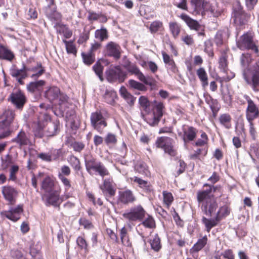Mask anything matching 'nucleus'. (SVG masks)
I'll return each mask as SVG.
<instances>
[{
  "label": "nucleus",
  "instance_id": "obj_1",
  "mask_svg": "<svg viewBox=\"0 0 259 259\" xmlns=\"http://www.w3.org/2000/svg\"><path fill=\"white\" fill-rule=\"evenodd\" d=\"M196 199L204 214L212 217L215 214L213 218L208 219L205 217H203L202 218V223L208 233H209L212 228L217 226L222 220L229 216L231 213L230 203H226L219 207L217 200L214 197H209L197 193Z\"/></svg>",
  "mask_w": 259,
  "mask_h": 259
},
{
  "label": "nucleus",
  "instance_id": "obj_2",
  "mask_svg": "<svg viewBox=\"0 0 259 259\" xmlns=\"http://www.w3.org/2000/svg\"><path fill=\"white\" fill-rule=\"evenodd\" d=\"M237 47L241 51H251L255 57H259L258 41L254 39L253 33L248 31L240 36L236 41Z\"/></svg>",
  "mask_w": 259,
  "mask_h": 259
},
{
  "label": "nucleus",
  "instance_id": "obj_3",
  "mask_svg": "<svg viewBox=\"0 0 259 259\" xmlns=\"http://www.w3.org/2000/svg\"><path fill=\"white\" fill-rule=\"evenodd\" d=\"M85 166L87 171L90 174H95L102 178L109 176L110 174L102 162L92 156H88L85 159Z\"/></svg>",
  "mask_w": 259,
  "mask_h": 259
},
{
  "label": "nucleus",
  "instance_id": "obj_4",
  "mask_svg": "<svg viewBox=\"0 0 259 259\" xmlns=\"http://www.w3.org/2000/svg\"><path fill=\"white\" fill-rule=\"evenodd\" d=\"M232 17L237 28L241 30L245 28V25L250 19V15L243 10V6L238 2L233 8Z\"/></svg>",
  "mask_w": 259,
  "mask_h": 259
},
{
  "label": "nucleus",
  "instance_id": "obj_5",
  "mask_svg": "<svg viewBox=\"0 0 259 259\" xmlns=\"http://www.w3.org/2000/svg\"><path fill=\"white\" fill-rule=\"evenodd\" d=\"M243 77L246 82L254 92L259 91V61H257L251 68L244 70Z\"/></svg>",
  "mask_w": 259,
  "mask_h": 259
},
{
  "label": "nucleus",
  "instance_id": "obj_6",
  "mask_svg": "<svg viewBox=\"0 0 259 259\" xmlns=\"http://www.w3.org/2000/svg\"><path fill=\"white\" fill-rule=\"evenodd\" d=\"M147 212L144 207L138 204L132 207L128 211L122 214L123 218L130 223L141 222L146 218Z\"/></svg>",
  "mask_w": 259,
  "mask_h": 259
},
{
  "label": "nucleus",
  "instance_id": "obj_7",
  "mask_svg": "<svg viewBox=\"0 0 259 259\" xmlns=\"http://www.w3.org/2000/svg\"><path fill=\"white\" fill-rule=\"evenodd\" d=\"M123 66L129 73L136 75L138 79L145 84L150 86L154 85V81L153 78L149 76H145L136 64L127 61L123 64Z\"/></svg>",
  "mask_w": 259,
  "mask_h": 259
},
{
  "label": "nucleus",
  "instance_id": "obj_8",
  "mask_svg": "<svg viewBox=\"0 0 259 259\" xmlns=\"http://www.w3.org/2000/svg\"><path fill=\"white\" fill-rule=\"evenodd\" d=\"M90 121L92 127L100 134H102L107 126L106 119L101 110H97L91 114Z\"/></svg>",
  "mask_w": 259,
  "mask_h": 259
},
{
  "label": "nucleus",
  "instance_id": "obj_9",
  "mask_svg": "<svg viewBox=\"0 0 259 259\" xmlns=\"http://www.w3.org/2000/svg\"><path fill=\"white\" fill-rule=\"evenodd\" d=\"M174 141L172 138L165 136L158 137L155 142L157 148L163 149L165 153L171 156H175L177 155V151L174 148Z\"/></svg>",
  "mask_w": 259,
  "mask_h": 259
},
{
  "label": "nucleus",
  "instance_id": "obj_10",
  "mask_svg": "<svg viewBox=\"0 0 259 259\" xmlns=\"http://www.w3.org/2000/svg\"><path fill=\"white\" fill-rule=\"evenodd\" d=\"M243 97L247 103L245 112L246 119L248 122H253L259 118V108L248 95H244Z\"/></svg>",
  "mask_w": 259,
  "mask_h": 259
},
{
  "label": "nucleus",
  "instance_id": "obj_11",
  "mask_svg": "<svg viewBox=\"0 0 259 259\" xmlns=\"http://www.w3.org/2000/svg\"><path fill=\"white\" fill-rule=\"evenodd\" d=\"M71 174L70 168L66 165L62 166L60 168V171L58 172V177L64 186L65 191V196L66 198H69L71 195L68 193V191L72 188L71 181L67 178Z\"/></svg>",
  "mask_w": 259,
  "mask_h": 259
},
{
  "label": "nucleus",
  "instance_id": "obj_12",
  "mask_svg": "<svg viewBox=\"0 0 259 259\" xmlns=\"http://www.w3.org/2000/svg\"><path fill=\"white\" fill-rule=\"evenodd\" d=\"M15 116L14 112L11 110H6L2 117L3 120L0 121V129L5 128L4 133L0 136V138H6L11 134L9 126L13 121Z\"/></svg>",
  "mask_w": 259,
  "mask_h": 259
},
{
  "label": "nucleus",
  "instance_id": "obj_13",
  "mask_svg": "<svg viewBox=\"0 0 259 259\" xmlns=\"http://www.w3.org/2000/svg\"><path fill=\"white\" fill-rule=\"evenodd\" d=\"M179 18L186 23L191 30L197 31L198 36L203 37L205 36L204 27L200 25L197 20L192 19L185 13L181 14L180 16H179Z\"/></svg>",
  "mask_w": 259,
  "mask_h": 259
},
{
  "label": "nucleus",
  "instance_id": "obj_14",
  "mask_svg": "<svg viewBox=\"0 0 259 259\" xmlns=\"http://www.w3.org/2000/svg\"><path fill=\"white\" fill-rule=\"evenodd\" d=\"M59 188L61 186L53 176H47L41 182L40 189L45 193H50Z\"/></svg>",
  "mask_w": 259,
  "mask_h": 259
},
{
  "label": "nucleus",
  "instance_id": "obj_15",
  "mask_svg": "<svg viewBox=\"0 0 259 259\" xmlns=\"http://www.w3.org/2000/svg\"><path fill=\"white\" fill-rule=\"evenodd\" d=\"M127 77L126 72L123 71L119 66H115L109 69L106 72V77L110 82L119 81L123 82Z\"/></svg>",
  "mask_w": 259,
  "mask_h": 259
},
{
  "label": "nucleus",
  "instance_id": "obj_16",
  "mask_svg": "<svg viewBox=\"0 0 259 259\" xmlns=\"http://www.w3.org/2000/svg\"><path fill=\"white\" fill-rule=\"evenodd\" d=\"M9 101L17 109L22 110L27 102V98L24 93L19 90L11 94Z\"/></svg>",
  "mask_w": 259,
  "mask_h": 259
},
{
  "label": "nucleus",
  "instance_id": "obj_17",
  "mask_svg": "<svg viewBox=\"0 0 259 259\" xmlns=\"http://www.w3.org/2000/svg\"><path fill=\"white\" fill-rule=\"evenodd\" d=\"M182 132L179 134V136H181L185 143H188L196 139L198 132L196 127L184 124L182 127Z\"/></svg>",
  "mask_w": 259,
  "mask_h": 259
},
{
  "label": "nucleus",
  "instance_id": "obj_18",
  "mask_svg": "<svg viewBox=\"0 0 259 259\" xmlns=\"http://www.w3.org/2000/svg\"><path fill=\"white\" fill-rule=\"evenodd\" d=\"M105 56L113 57L115 60H117L121 57V47L118 44L110 41L105 46Z\"/></svg>",
  "mask_w": 259,
  "mask_h": 259
},
{
  "label": "nucleus",
  "instance_id": "obj_19",
  "mask_svg": "<svg viewBox=\"0 0 259 259\" xmlns=\"http://www.w3.org/2000/svg\"><path fill=\"white\" fill-rule=\"evenodd\" d=\"M61 188L57 189L47 196L46 203L47 206L52 205L57 207L58 210L60 209V204L63 202V199L60 197Z\"/></svg>",
  "mask_w": 259,
  "mask_h": 259
},
{
  "label": "nucleus",
  "instance_id": "obj_20",
  "mask_svg": "<svg viewBox=\"0 0 259 259\" xmlns=\"http://www.w3.org/2000/svg\"><path fill=\"white\" fill-rule=\"evenodd\" d=\"M2 192L9 204L14 205L16 203L18 196V191L16 188L11 186H4L2 188Z\"/></svg>",
  "mask_w": 259,
  "mask_h": 259
},
{
  "label": "nucleus",
  "instance_id": "obj_21",
  "mask_svg": "<svg viewBox=\"0 0 259 259\" xmlns=\"http://www.w3.org/2000/svg\"><path fill=\"white\" fill-rule=\"evenodd\" d=\"M205 102L208 105L211 112L212 117L216 118L219 111L220 110L221 105L218 100L214 99L208 93H204L203 95Z\"/></svg>",
  "mask_w": 259,
  "mask_h": 259
},
{
  "label": "nucleus",
  "instance_id": "obj_22",
  "mask_svg": "<svg viewBox=\"0 0 259 259\" xmlns=\"http://www.w3.org/2000/svg\"><path fill=\"white\" fill-rule=\"evenodd\" d=\"M23 211V205L20 204L15 208H11L9 210L2 212V215L15 222L20 219L21 213Z\"/></svg>",
  "mask_w": 259,
  "mask_h": 259
},
{
  "label": "nucleus",
  "instance_id": "obj_23",
  "mask_svg": "<svg viewBox=\"0 0 259 259\" xmlns=\"http://www.w3.org/2000/svg\"><path fill=\"white\" fill-rule=\"evenodd\" d=\"M115 186L112 177H109L103 180V184L101 189L106 196L111 197L115 195Z\"/></svg>",
  "mask_w": 259,
  "mask_h": 259
},
{
  "label": "nucleus",
  "instance_id": "obj_24",
  "mask_svg": "<svg viewBox=\"0 0 259 259\" xmlns=\"http://www.w3.org/2000/svg\"><path fill=\"white\" fill-rule=\"evenodd\" d=\"M136 201V197L133 192L129 189L119 192L118 202L121 204L127 205L133 203Z\"/></svg>",
  "mask_w": 259,
  "mask_h": 259
},
{
  "label": "nucleus",
  "instance_id": "obj_25",
  "mask_svg": "<svg viewBox=\"0 0 259 259\" xmlns=\"http://www.w3.org/2000/svg\"><path fill=\"white\" fill-rule=\"evenodd\" d=\"M190 3L196 14H202L209 7L210 3L207 0H191Z\"/></svg>",
  "mask_w": 259,
  "mask_h": 259
},
{
  "label": "nucleus",
  "instance_id": "obj_26",
  "mask_svg": "<svg viewBox=\"0 0 259 259\" xmlns=\"http://www.w3.org/2000/svg\"><path fill=\"white\" fill-rule=\"evenodd\" d=\"M230 35V31L226 27L219 30L214 37V42L218 47H221L227 40Z\"/></svg>",
  "mask_w": 259,
  "mask_h": 259
},
{
  "label": "nucleus",
  "instance_id": "obj_27",
  "mask_svg": "<svg viewBox=\"0 0 259 259\" xmlns=\"http://www.w3.org/2000/svg\"><path fill=\"white\" fill-rule=\"evenodd\" d=\"M12 142L16 143L20 148L31 145L30 139L23 130H21L17 136L12 140Z\"/></svg>",
  "mask_w": 259,
  "mask_h": 259
},
{
  "label": "nucleus",
  "instance_id": "obj_28",
  "mask_svg": "<svg viewBox=\"0 0 259 259\" xmlns=\"http://www.w3.org/2000/svg\"><path fill=\"white\" fill-rule=\"evenodd\" d=\"M203 187H207L208 188L206 190H198L197 193L209 197H214L213 195L211 194L212 192L213 193L216 192L222 193V187L220 185H214V184H210L209 183H204L203 185Z\"/></svg>",
  "mask_w": 259,
  "mask_h": 259
},
{
  "label": "nucleus",
  "instance_id": "obj_29",
  "mask_svg": "<svg viewBox=\"0 0 259 259\" xmlns=\"http://www.w3.org/2000/svg\"><path fill=\"white\" fill-rule=\"evenodd\" d=\"M148 29L152 34H162L165 30L163 23L159 20L152 22L148 27Z\"/></svg>",
  "mask_w": 259,
  "mask_h": 259
},
{
  "label": "nucleus",
  "instance_id": "obj_30",
  "mask_svg": "<svg viewBox=\"0 0 259 259\" xmlns=\"http://www.w3.org/2000/svg\"><path fill=\"white\" fill-rule=\"evenodd\" d=\"M131 181L138 184L140 188L143 189L146 192L150 193L153 192L152 186L148 181L143 180L138 177H134L131 178Z\"/></svg>",
  "mask_w": 259,
  "mask_h": 259
},
{
  "label": "nucleus",
  "instance_id": "obj_31",
  "mask_svg": "<svg viewBox=\"0 0 259 259\" xmlns=\"http://www.w3.org/2000/svg\"><path fill=\"white\" fill-rule=\"evenodd\" d=\"M15 58L14 53L7 47L0 45V59L12 62Z\"/></svg>",
  "mask_w": 259,
  "mask_h": 259
},
{
  "label": "nucleus",
  "instance_id": "obj_32",
  "mask_svg": "<svg viewBox=\"0 0 259 259\" xmlns=\"http://www.w3.org/2000/svg\"><path fill=\"white\" fill-rule=\"evenodd\" d=\"M151 249L155 252H158L162 248L161 239L158 234H155L148 241Z\"/></svg>",
  "mask_w": 259,
  "mask_h": 259
},
{
  "label": "nucleus",
  "instance_id": "obj_33",
  "mask_svg": "<svg viewBox=\"0 0 259 259\" xmlns=\"http://www.w3.org/2000/svg\"><path fill=\"white\" fill-rule=\"evenodd\" d=\"M136 172L146 177H150L151 173L147 164L143 161H138L135 165Z\"/></svg>",
  "mask_w": 259,
  "mask_h": 259
},
{
  "label": "nucleus",
  "instance_id": "obj_34",
  "mask_svg": "<svg viewBox=\"0 0 259 259\" xmlns=\"http://www.w3.org/2000/svg\"><path fill=\"white\" fill-rule=\"evenodd\" d=\"M60 131V122L56 121L49 124L47 129L45 131V135L47 137H53L59 133Z\"/></svg>",
  "mask_w": 259,
  "mask_h": 259
},
{
  "label": "nucleus",
  "instance_id": "obj_35",
  "mask_svg": "<svg viewBox=\"0 0 259 259\" xmlns=\"http://www.w3.org/2000/svg\"><path fill=\"white\" fill-rule=\"evenodd\" d=\"M220 124L226 128L230 129L232 127V117L228 113L221 114L218 118Z\"/></svg>",
  "mask_w": 259,
  "mask_h": 259
},
{
  "label": "nucleus",
  "instance_id": "obj_36",
  "mask_svg": "<svg viewBox=\"0 0 259 259\" xmlns=\"http://www.w3.org/2000/svg\"><path fill=\"white\" fill-rule=\"evenodd\" d=\"M60 89L57 87L53 86L50 87L45 92V97L49 100L50 102H53L59 97L60 94Z\"/></svg>",
  "mask_w": 259,
  "mask_h": 259
},
{
  "label": "nucleus",
  "instance_id": "obj_37",
  "mask_svg": "<svg viewBox=\"0 0 259 259\" xmlns=\"http://www.w3.org/2000/svg\"><path fill=\"white\" fill-rule=\"evenodd\" d=\"M104 101L111 105L114 106L118 96L116 92L113 90H106L103 96Z\"/></svg>",
  "mask_w": 259,
  "mask_h": 259
},
{
  "label": "nucleus",
  "instance_id": "obj_38",
  "mask_svg": "<svg viewBox=\"0 0 259 259\" xmlns=\"http://www.w3.org/2000/svg\"><path fill=\"white\" fill-rule=\"evenodd\" d=\"M196 74L199 79L203 88L208 85V77L207 73L203 67H200L196 70Z\"/></svg>",
  "mask_w": 259,
  "mask_h": 259
},
{
  "label": "nucleus",
  "instance_id": "obj_39",
  "mask_svg": "<svg viewBox=\"0 0 259 259\" xmlns=\"http://www.w3.org/2000/svg\"><path fill=\"white\" fill-rule=\"evenodd\" d=\"M68 161L75 173L78 174L79 171L82 170V167L81 162L77 157L74 155H71L68 158Z\"/></svg>",
  "mask_w": 259,
  "mask_h": 259
},
{
  "label": "nucleus",
  "instance_id": "obj_40",
  "mask_svg": "<svg viewBox=\"0 0 259 259\" xmlns=\"http://www.w3.org/2000/svg\"><path fill=\"white\" fill-rule=\"evenodd\" d=\"M29 70L28 67H27L25 64H23V67L20 69L16 67L11 68L10 69V74L12 77L17 78L22 77L23 75H27V72Z\"/></svg>",
  "mask_w": 259,
  "mask_h": 259
},
{
  "label": "nucleus",
  "instance_id": "obj_41",
  "mask_svg": "<svg viewBox=\"0 0 259 259\" xmlns=\"http://www.w3.org/2000/svg\"><path fill=\"white\" fill-rule=\"evenodd\" d=\"M248 154L253 162L256 161V159H259V143H254L250 144Z\"/></svg>",
  "mask_w": 259,
  "mask_h": 259
},
{
  "label": "nucleus",
  "instance_id": "obj_42",
  "mask_svg": "<svg viewBox=\"0 0 259 259\" xmlns=\"http://www.w3.org/2000/svg\"><path fill=\"white\" fill-rule=\"evenodd\" d=\"M46 81L43 80H39L37 81L31 82L27 85V90L31 93L39 91L45 85Z\"/></svg>",
  "mask_w": 259,
  "mask_h": 259
},
{
  "label": "nucleus",
  "instance_id": "obj_43",
  "mask_svg": "<svg viewBox=\"0 0 259 259\" xmlns=\"http://www.w3.org/2000/svg\"><path fill=\"white\" fill-rule=\"evenodd\" d=\"M59 105L60 109L63 112H65L66 109L69 107L70 104L69 102L68 97L63 93H60L59 95Z\"/></svg>",
  "mask_w": 259,
  "mask_h": 259
},
{
  "label": "nucleus",
  "instance_id": "obj_44",
  "mask_svg": "<svg viewBox=\"0 0 259 259\" xmlns=\"http://www.w3.org/2000/svg\"><path fill=\"white\" fill-rule=\"evenodd\" d=\"M168 26L172 36L175 39H177L179 36L181 31L180 25L177 22H170L168 24Z\"/></svg>",
  "mask_w": 259,
  "mask_h": 259
},
{
  "label": "nucleus",
  "instance_id": "obj_45",
  "mask_svg": "<svg viewBox=\"0 0 259 259\" xmlns=\"http://www.w3.org/2000/svg\"><path fill=\"white\" fill-rule=\"evenodd\" d=\"M76 244L79 249L81 250H83L85 254H88L89 252V245L87 241L84 237L82 236H78L76 238Z\"/></svg>",
  "mask_w": 259,
  "mask_h": 259
},
{
  "label": "nucleus",
  "instance_id": "obj_46",
  "mask_svg": "<svg viewBox=\"0 0 259 259\" xmlns=\"http://www.w3.org/2000/svg\"><path fill=\"white\" fill-rule=\"evenodd\" d=\"M164 108L163 104L162 102L158 103L153 109V116L157 120L160 121L163 116V110Z\"/></svg>",
  "mask_w": 259,
  "mask_h": 259
},
{
  "label": "nucleus",
  "instance_id": "obj_47",
  "mask_svg": "<svg viewBox=\"0 0 259 259\" xmlns=\"http://www.w3.org/2000/svg\"><path fill=\"white\" fill-rule=\"evenodd\" d=\"M147 217L143 221L141 224L146 228L153 229L156 228V223L154 218L150 215L147 213Z\"/></svg>",
  "mask_w": 259,
  "mask_h": 259
},
{
  "label": "nucleus",
  "instance_id": "obj_48",
  "mask_svg": "<svg viewBox=\"0 0 259 259\" xmlns=\"http://www.w3.org/2000/svg\"><path fill=\"white\" fill-rule=\"evenodd\" d=\"M162 195L163 204L167 208L169 209L174 200V196L171 192L167 191H163Z\"/></svg>",
  "mask_w": 259,
  "mask_h": 259
},
{
  "label": "nucleus",
  "instance_id": "obj_49",
  "mask_svg": "<svg viewBox=\"0 0 259 259\" xmlns=\"http://www.w3.org/2000/svg\"><path fill=\"white\" fill-rule=\"evenodd\" d=\"M120 237L122 244L125 246H131L132 243L130 241L129 237L127 234V229L123 227L120 230Z\"/></svg>",
  "mask_w": 259,
  "mask_h": 259
},
{
  "label": "nucleus",
  "instance_id": "obj_50",
  "mask_svg": "<svg viewBox=\"0 0 259 259\" xmlns=\"http://www.w3.org/2000/svg\"><path fill=\"white\" fill-rule=\"evenodd\" d=\"M200 138L198 139L194 143L195 146L202 147L207 146L208 143L209 139L208 136L203 131L200 132Z\"/></svg>",
  "mask_w": 259,
  "mask_h": 259
},
{
  "label": "nucleus",
  "instance_id": "obj_51",
  "mask_svg": "<svg viewBox=\"0 0 259 259\" xmlns=\"http://www.w3.org/2000/svg\"><path fill=\"white\" fill-rule=\"evenodd\" d=\"M81 55L83 63L87 65L92 64L95 61V54L94 53L90 52L87 53L82 52Z\"/></svg>",
  "mask_w": 259,
  "mask_h": 259
},
{
  "label": "nucleus",
  "instance_id": "obj_52",
  "mask_svg": "<svg viewBox=\"0 0 259 259\" xmlns=\"http://www.w3.org/2000/svg\"><path fill=\"white\" fill-rule=\"evenodd\" d=\"M63 42L65 45L66 52L68 54H72L74 56H76L77 52L75 45L73 43V40L67 41L63 39Z\"/></svg>",
  "mask_w": 259,
  "mask_h": 259
},
{
  "label": "nucleus",
  "instance_id": "obj_53",
  "mask_svg": "<svg viewBox=\"0 0 259 259\" xmlns=\"http://www.w3.org/2000/svg\"><path fill=\"white\" fill-rule=\"evenodd\" d=\"M95 37L101 41L107 39L108 37L107 29L105 28H101L100 29L96 30L95 32Z\"/></svg>",
  "mask_w": 259,
  "mask_h": 259
},
{
  "label": "nucleus",
  "instance_id": "obj_54",
  "mask_svg": "<svg viewBox=\"0 0 259 259\" xmlns=\"http://www.w3.org/2000/svg\"><path fill=\"white\" fill-rule=\"evenodd\" d=\"M28 68L30 69L28 71L32 72H36L38 69H40V70L37 72L31 75V77L32 78H35L39 77L44 74L45 71L44 68L42 66L41 63L40 62H38L37 63L36 66Z\"/></svg>",
  "mask_w": 259,
  "mask_h": 259
},
{
  "label": "nucleus",
  "instance_id": "obj_55",
  "mask_svg": "<svg viewBox=\"0 0 259 259\" xmlns=\"http://www.w3.org/2000/svg\"><path fill=\"white\" fill-rule=\"evenodd\" d=\"M29 253L34 259H43L40 250L36 245L30 246Z\"/></svg>",
  "mask_w": 259,
  "mask_h": 259
},
{
  "label": "nucleus",
  "instance_id": "obj_56",
  "mask_svg": "<svg viewBox=\"0 0 259 259\" xmlns=\"http://www.w3.org/2000/svg\"><path fill=\"white\" fill-rule=\"evenodd\" d=\"M240 61L243 67H248L252 61L251 54L249 53L242 54Z\"/></svg>",
  "mask_w": 259,
  "mask_h": 259
},
{
  "label": "nucleus",
  "instance_id": "obj_57",
  "mask_svg": "<svg viewBox=\"0 0 259 259\" xmlns=\"http://www.w3.org/2000/svg\"><path fill=\"white\" fill-rule=\"evenodd\" d=\"M128 84L131 88L138 90L140 91H146L147 87L143 83L134 79L128 80Z\"/></svg>",
  "mask_w": 259,
  "mask_h": 259
},
{
  "label": "nucleus",
  "instance_id": "obj_58",
  "mask_svg": "<svg viewBox=\"0 0 259 259\" xmlns=\"http://www.w3.org/2000/svg\"><path fill=\"white\" fill-rule=\"evenodd\" d=\"M161 54L164 63L170 66L172 69H175L176 67V64L174 59H172L168 54L164 51L161 52Z\"/></svg>",
  "mask_w": 259,
  "mask_h": 259
},
{
  "label": "nucleus",
  "instance_id": "obj_59",
  "mask_svg": "<svg viewBox=\"0 0 259 259\" xmlns=\"http://www.w3.org/2000/svg\"><path fill=\"white\" fill-rule=\"evenodd\" d=\"M208 151V147H206L204 148H198L194 152L190 155V158L193 160L199 159V156L201 154H203L205 156Z\"/></svg>",
  "mask_w": 259,
  "mask_h": 259
},
{
  "label": "nucleus",
  "instance_id": "obj_60",
  "mask_svg": "<svg viewBox=\"0 0 259 259\" xmlns=\"http://www.w3.org/2000/svg\"><path fill=\"white\" fill-rule=\"evenodd\" d=\"M59 27V33L63 34L65 38H69L72 36V31L66 25L60 24Z\"/></svg>",
  "mask_w": 259,
  "mask_h": 259
},
{
  "label": "nucleus",
  "instance_id": "obj_61",
  "mask_svg": "<svg viewBox=\"0 0 259 259\" xmlns=\"http://www.w3.org/2000/svg\"><path fill=\"white\" fill-rule=\"evenodd\" d=\"M248 123L249 134L251 137V139L254 141H256L258 140V136L257 130L255 127L254 122H248Z\"/></svg>",
  "mask_w": 259,
  "mask_h": 259
},
{
  "label": "nucleus",
  "instance_id": "obj_62",
  "mask_svg": "<svg viewBox=\"0 0 259 259\" xmlns=\"http://www.w3.org/2000/svg\"><path fill=\"white\" fill-rule=\"evenodd\" d=\"M78 223L80 226H83L84 229L90 230L94 227L92 222L84 217H81L79 219Z\"/></svg>",
  "mask_w": 259,
  "mask_h": 259
},
{
  "label": "nucleus",
  "instance_id": "obj_63",
  "mask_svg": "<svg viewBox=\"0 0 259 259\" xmlns=\"http://www.w3.org/2000/svg\"><path fill=\"white\" fill-rule=\"evenodd\" d=\"M34 136L38 138H42L44 135L43 127L40 122H38L33 130Z\"/></svg>",
  "mask_w": 259,
  "mask_h": 259
},
{
  "label": "nucleus",
  "instance_id": "obj_64",
  "mask_svg": "<svg viewBox=\"0 0 259 259\" xmlns=\"http://www.w3.org/2000/svg\"><path fill=\"white\" fill-rule=\"evenodd\" d=\"M181 40L189 46H193L195 43L193 36L186 33L181 37Z\"/></svg>",
  "mask_w": 259,
  "mask_h": 259
}]
</instances>
